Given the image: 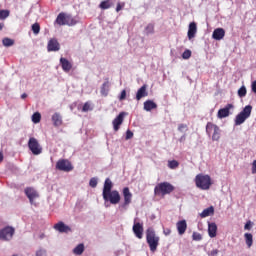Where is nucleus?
<instances>
[{
  "label": "nucleus",
  "mask_w": 256,
  "mask_h": 256,
  "mask_svg": "<svg viewBox=\"0 0 256 256\" xmlns=\"http://www.w3.org/2000/svg\"><path fill=\"white\" fill-rule=\"evenodd\" d=\"M233 104H227L224 108L218 110L217 117L218 119H225V117H229L231 115V109H233Z\"/></svg>",
  "instance_id": "obj_13"
},
{
  "label": "nucleus",
  "mask_w": 256,
  "mask_h": 256,
  "mask_svg": "<svg viewBox=\"0 0 256 256\" xmlns=\"http://www.w3.org/2000/svg\"><path fill=\"white\" fill-rule=\"evenodd\" d=\"M245 95H247V88H245V86H242L238 90V96L242 98L245 97Z\"/></svg>",
  "instance_id": "obj_38"
},
{
  "label": "nucleus",
  "mask_w": 256,
  "mask_h": 256,
  "mask_svg": "<svg viewBox=\"0 0 256 256\" xmlns=\"http://www.w3.org/2000/svg\"><path fill=\"white\" fill-rule=\"evenodd\" d=\"M244 237H245L247 247H252V245H253V234L246 233V234H244Z\"/></svg>",
  "instance_id": "obj_32"
},
{
  "label": "nucleus",
  "mask_w": 256,
  "mask_h": 256,
  "mask_svg": "<svg viewBox=\"0 0 256 256\" xmlns=\"http://www.w3.org/2000/svg\"><path fill=\"white\" fill-rule=\"evenodd\" d=\"M110 87H111V83L109 82V78H106L105 82L102 84L100 88V93L103 97H107V95H109Z\"/></svg>",
  "instance_id": "obj_18"
},
{
  "label": "nucleus",
  "mask_w": 256,
  "mask_h": 256,
  "mask_svg": "<svg viewBox=\"0 0 256 256\" xmlns=\"http://www.w3.org/2000/svg\"><path fill=\"white\" fill-rule=\"evenodd\" d=\"M3 161V153L0 152V163Z\"/></svg>",
  "instance_id": "obj_56"
},
{
  "label": "nucleus",
  "mask_w": 256,
  "mask_h": 256,
  "mask_svg": "<svg viewBox=\"0 0 256 256\" xmlns=\"http://www.w3.org/2000/svg\"><path fill=\"white\" fill-rule=\"evenodd\" d=\"M252 91L253 93H256V81L252 83Z\"/></svg>",
  "instance_id": "obj_52"
},
{
  "label": "nucleus",
  "mask_w": 256,
  "mask_h": 256,
  "mask_svg": "<svg viewBox=\"0 0 256 256\" xmlns=\"http://www.w3.org/2000/svg\"><path fill=\"white\" fill-rule=\"evenodd\" d=\"M159 241H161V238L157 235L155 229H153V227L147 228L146 243H148V247L152 253L157 251V248L159 247Z\"/></svg>",
  "instance_id": "obj_1"
},
{
  "label": "nucleus",
  "mask_w": 256,
  "mask_h": 256,
  "mask_svg": "<svg viewBox=\"0 0 256 256\" xmlns=\"http://www.w3.org/2000/svg\"><path fill=\"white\" fill-rule=\"evenodd\" d=\"M182 58L190 59L191 58V50H185L182 54Z\"/></svg>",
  "instance_id": "obj_42"
},
{
  "label": "nucleus",
  "mask_w": 256,
  "mask_h": 256,
  "mask_svg": "<svg viewBox=\"0 0 256 256\" xmlns=\"http://www.w3.org/2000/svg\"><path fill=\"white\" fill-rule=\"evenodd\" d=\"M45 255H47V251H45L44 249H40L36 251V256H45Z\"/></svg>",
  "instance_id": "obj_45"
},
{
  "label": "nucleus",
  "mask_w": 256,
  "mask_h": 256,
  "mask_svg": "<svg viewBox=\"0 0 256 256\" xmlns=\"http://www.w3.org/2000/svg\"><path fill=\"white\" fill-rule=\"evenodd\" d=\"M64 25H68L69 27H72L73 25H77V21L71 17V15H66V20L64 22Z\"/></svg>",
  "instance_id": "obj_31"
},
{
  "label": "nucleus",
  "mask_w": 256,
  "mask_h": 256,
  "mask_svg": "<svg viewBox=\"0 0 256 256\" xmlns=\"http://www.w3.org/2000/svg\"><path fill=\"white\" fill-rule=\"evenodd\" d=\"M206 133L209 136L212 135V141H219V139H221V129L212 122L206 124Z\"/></svg>",
  "instance_id": "obj_4"
},
{
  "label": "nucleus",
  "mask_w": 256,
  "mask_h": 256,
  "mask_svg": "<svg viewBox=\"0 0 256 256\" xmlns=\"http://www.w3.org/2000/svg\"><path fill=\"white\" fill-rule=\"evenodd\" d=\"M28 149L33 155H41L43 153V147L39 144V140L35 137L29 138Z\"/></svg>",
  "instance_id": "obj_6"
},
{
  "label": "nucleus",
  "mask_w": 256,
  "mask_h": 256,
  "mask_svg": "<svg viewBox=\"0 0 256 256\" xmlns=\"http://www.w3.org/2000/svg\"><path fill=\"white\" fill-rule=\"evenodd\" d=\"M100 9H111V7H113V2H111V0H104L100 3L99 5Z\"/></svg>",
  "instance_id": "obj_30"
},
{
  "label": "nucleus",
  "mask_w": 256,
  "mask_h": 256,
  "mask_svg": "<svg viewBox=\"0 0 256 256\" xmlns=\"http://www.w3.org/2000/svg\"><path fill=\"white\" fill-rule=\"evenodd\" d=\"M197 34V23L192 22L189 24L188 28V39H193Z\"/></svg>",
  "instance_id": "obj_23"
},
{
  "label": "nucleus",
  "mask_w": 256,
  "mask_h": 256,
  "mask_svg": "<svg viewBox=\"0 0 256 256\" xmlns=\"http://www.w3.org/2000/svg\"><path fill=\"white\" fill-rule=\"evenodd\" d=\"M89 185L92 188L97 187V178H91L90 181H89Z\"/></svg>",
  "instance_id": "obj_43"
},
{
  "label": "nucleus",
  "mask_w": 256,
  "mask_h": 256,
  "mask_svg": "<svg viewBox=\"0 0 256 256\" xmlns=\"http://www.w3.org/2000/svg\"><path fill=\"white\" fill-rule=\"evenodd\" d=\"M213 39L216 41H221L225 37V29L223 28H217L213 31L212 34Z\"/></svg>",
  "instance_id": "obj_20"
},
{
  "label": "nucleus",
  "mask_w": 256,
  "mask_h": 256,
  "mask_svg": "<svg viewBox=\"0 0 256 256\" xmlns=\"http://www.w3.org/2000/svg\"><path fill=\"white\" fill-rule=\"evenodd\" d=\"M215 213V208H213V206H210L206 209H204L202 211V213L200 214V216L202 217V219H205V217H209L211 215H213Z\"/></svg>",
  "instance_id": "obj_27"
},
{
  "label": "nucleus",
  "mask_w": 256,
  "mask_h": 256,
  "mask_svg": "<svg viewBox=\"0 0 256 256\" xmlns=\"http://www.w3.org/2000/svg\"><path fill=\"white\" fill-rule=\"evenodd\" d=\"M126 139H133V133L131 132V130H127L126 131Z\"/></svg>",
  "instance_id": "obj_47"
},
{
  "label": "nucleus",
  "mask_w": 256,
  "mask_h": 256,
  "mask_svg": "<svg viewBox=\"0 0 256 256\" xmlns=\"http://www.w3.org/2000/svg\"><path fill=\"white\" fill-rule=\"evenodd\" d=\"M125 112H120L119 115L112 121L113 129L115 132L121 129V125H123V121H125Z\"/></svg>",
  "instance_id": "obj_12"
},
{
  "label": "nucleus",
  "mask_w": 256,
  "mask_h": 256,
  "mask_svg": "<svg viewBox=\"0 0 256 256\" xmlns=\"http://www.w3.org/2000/svg\"><path fill=\"white\" fill-rule=\"evenodd\" d=\"M218 253H219V250L215 249V250H212V251H211L210 255H211V256H217Z\"/></svg>",
  "instance_id": "obj_48"
},
{
  "label": "nucleus",
  "mask_w": 256,
  "mask_h": 256,
  "mask_svg": "<svg viewBox=\"0 0 256 256\" xmlns=\"http://www.w3.org/2000/svg\"><path fill=\"white\" fill-rule=\"evenodd\" d=\"M12 256H18L17 254H14V255H12Z\"/></svg>",
  "instance_id": "obj_57"
},
{
  "label": "nucleus",
  "mask_w": 256,
  "mask_h": 256,
  "mask_svg": "<svg viewBox=\"0 0 256 256\" xmlns=\"http://www.w3.org/2000/svg\"><path fill=\"white\" fill-rule=\"evenodd\" d=\"M3 27H5L4 23H0V31H3Z\"/></svg>",
  "instance_id": "obj_54"
},
{
  "label": "nucleus",
  "mask_w": 256,
  "mask_h": 256,
  "mask_svg": "<svg viewBox=\"0 0 256 256\" xmlns=\"http://www.w3.org/2000/svg\"><path fill=\"white\" fill-rule=\"evenodd\" d=\"M244 229H247L249 231L251 229V223L247 222L244 226Z\"/></svg>",
  "instance_id": "obj_50"
},
{
  "label": "nucleus",
  "mask_w": 256,
  "mask_h": 256,
  "mask_svg": "<svg viewBox=\"0 0 256 256\" xmlns=\"http://www.w3.org/2000/svg\"><path fill=\"white\" fill-rule=\"evenodd\" d=\"M32 122H34L35 124L41 123V113L35 112V113L32 115Z\"/></svg>",
  "instance_id": "obj_35"
},
{
  "label": "nucleus",
  "mask_w": 256,
  "mask_h": 256,
  "mask_svg": "<svg viewBox=\"0 0 256 256\" xmlns=\"http://www.w3.org/2000/svg\"><path fill=\"white\" fill-rule=\"evenodd\" d=\"M21 99H27V93H23V94L21 95Z\"/></svg>",
  "instance_id": "obj_53"
},
{
  "label": "nucleus",
  "mask_w": 256,
  "mask_h": 256,
  "mask_svg": "<svg viewBox=\"0 0 256 256\" xmlns=\"http://www.w3.org/2000/svg\"><path fill=\"white\" fill-rule=\"evenodd\" d=\"M253 110V106L247 105L244 107V109L236 115L235 118V125H243L244 121H247L249 117H251V111Z\"/></svg>",
  "instance_id": "obj_5"
},
{
  "label": "nucleus",
  "mask_w": 256,
  "mask_h": 256,
  "mask_svg": "<svg viewBox=\"0 0 256 256\" xmlns=\"http://www.w3.org/2000/svg\"><path fill=\"white\" fill-rule=\"evenodd\" d=\"M122 195L124 197V202L120 205V209H127V207L131 205V201H133V194L131 193V190H129V187H125L122 190Z\"/></svg>",
  "instance_id": "obj_10"
},
{
  "label": "nucleus",
  "mask_w": 256,
  "mask_h": 256,
  "mask_svg": "<svg viewBox=\"0 0 256 256\" xmlns=\"http://www.w3.org/2000/svg\"><path fill=\"white\" fill-rule=\"evenodd\" d=\"M55 231H58L59 233H71V227L68 225H65L64 222L60 221L54 225Z\"/></svg>",
  "instance_id": "obj_16"
},
{
  "label": "nucleus",
  "mask_w": 256,
  "mask_h": 256,
  "mask_svg": "<svg viewBox=\"0 0 256 256\" xmlns=\"http://www.w3.org/2000/svg\"><path fill=\"white\" fill-rule=\"evenodd\" d=\"M113 189V182H111V179L106 178L104 182V188L102 195L107 196V193H111Z\"/></svg>",
  "instance_id": "obj_22"
},
{
  "label": "nucleus",
  "mask_w": 256,
  "mask_h": 256,
  "mask_svg": "<svg viewBox=\"0 0 256 256\" xmlns=\"http://www.w3.org/2000/svg\"><path fill=\"white\" fill-rule=\"evenodd\" d=\"M24 193L26 197L29 199L31 205H33L35 199H39V192H37V190H35V188L33 187L25 188Z\"/></svg>",
  "instance_id": "obj_11"
},
{
  "label": "nucleus",
  "mask_w": 256,
  "mask_h": 256,
  "mask_svg": "<svg viewBox=\"0 0 256 256\" xmlns=\"http://www.w3.org/2000/svg\"><path fill=\"white\" fill-rule=\"evenodd\" d=\"M103 199L104 201L111 203V205H117L121 201V194H119V191L117 190H112L111 192H108L106 196L103 195Z\"/></svg>",
  "instance_id": "obj_8"
},
{
  "label": "nucleus",
  "mask_w": 256,
  "mask_h": 256,
  "mask_svg": "<svg viewBox=\"0 0 256 256\" xmlns=\"http://www.w3.org/2000/svg\"><path fill=\"white\" fill-rule=\"evenodd\" d=\"M123 7H125V3H118L116 6V12L119 13V11H121V9H123Z\"/></svg>",
  "instance_id": "obj_46"
},
{
  "label": "nucleus",
  "mask_w": 256,
  "mask_h": 256,
  "mask_svg": "<svg viewBox=\"0 0 256 256\" xmlns=\"http://www.w3.org/2000/svg\"><path fill=\"white\" fill-rule=\"evenodd\" d=\"M56 169L58 171H64V173H69L73 171L74 167L68 159H60L56 163Z\"/></svg>",
  "instance_id": "obj_7"
},
{
  "label": "nucleus",
  "mask_w": 256,
  "mask_h": 256,
  "mask_svg": "<svg viewBox=\"0 0 256 256\" xmlns=\"http://www.w3.org/2000/svg\"><path fill=\"white\" fill-rule=\"evenodd\" d=\"M132 231L135 235V237H137V239H143V224L142 223H134L133 227H132Z\"/></svg>",
  "instance_id": "obj_15"
},
{
  "label": "nucleus",
  "mask_w": 256,
  "mask_h": 256,
  "mask_svg": "<svg viewBox=\"0 0 256 256\" xmlns=\"http://www.w3.org/2000/svg\"><path fill=\"white\" fill-rule=\"evenodd\" d=\"M85 251V245L84 244H78L74 249L73 253L74 255H83V252Z\"/></svg>",
  "instance_id": "obj_29"
},
{
  "label": "nucleus",
  "mask_w": 256,
  "mask_h": 256,
  "mask_svg": "<svg viewBox=\"0 0 256 256\" xmlns=\"http://www.w3.org/2000/svg\"><path fill=\"white\" fill-rule=\"evenodd\" d=\"M60 65H61L63 71H65L66 73H69V71H71V69H73V65L66 58H60Z\"/></svg>",
  "instance_id": "obj_21"
},
{
  "label": "nucleus",
  "mask_w": 256,
  "mask_h": 256,
  "mask_svg": "<svg viewBox=\"0 0 256 256\" xmlns=\"http://www.w3.org/2000/svg\"><path fill=\"white\" fill-rule=\"evenodd\" d=\"M149 92H147V84H144L141 88L138 89L136 93V100L141 101L143 97H147Z\"/></svg>",
  "instance_id": "obj_17"
},
{
  "label": "nucleus",
  "mask_w": 256,
  "mask_h": 256,
  "mask_svg": "<svg viewBox=\"0 0 256 256\" xmlns=\"http://www.w3.org/2000/svg\"><path fill=\"white\" fill-rule=\"evenodd\" d=\"M195 185L198 189H201L202 191H208V189H211L213 181L211 180V176L209 175L198 174L195 177Z\"/></svg>",
  "instance_id": "obj_2"
},
{
  "label": "nucleus",
  "mask_w": 256,
  "mask_h": 256,
  "mask_svg": "<svg viewBox=\"0 0 256 256\" xmlns=\"http://www.w3.org/2000/svg\"><path fill=\"white\" fill-rule=\"evenodd\" d=\"M187 127V125H185V124H180L179 126H178V130L179 131H183V129H185Z\"/></svg>",
  "instance_id": "obj_49"
},
{
  "label": "nucleus",
  "mask_w": 256,
  "mask_h": 256,
  "mask_svg": "<svg viewBox=\"0 0 256 256\" xmlns=\"http://www.w3.org/2000/svg\"><path fill=\"white\" fill-rule=\"evenodd\" d=\"M208 235L209 237H217V224L215 222L208 224Z\"/></svg>",
  "instance_id": "obj_25"
},
{
  "label": "nucleus",
  "mask_w": 256,
  "mask_h": 256,
  "mask_svg": "<svg viewBox=\"0 0 256 256\" xmlns=\"http://www.w3.org/2000/svg\"><path fill=\"white\" fill-rule=\"evenodd\" d=\"M177 231L179 235H185V231H187V221L180 220L176 223Z\"/></svg>",
  "instance_id": "obj_19"
},
{
  "label": "nucleus",
  "mask_w": 256,
  "mask_h": 256,
  "mask_svg": "<svg viewBox=\"0 0 256 256\" xmlns=\"http://www.w3.org/2000/svg\"><path fill=\"white\" fill-rule=\"evenodd\" d=\"M90 109H91V105L88 104V102H86V103L83 105V107H82V111H83L84 113H87V111H89Z\"/></svg>",
  "instance_id": "obj_44"
},
{
  "label": "nucleus",
  "mask_w": 256,
  "mask_h": 256,
  "mask_svg": "<svg viewBox=\"0 0 256 256\" xmlns=\"http://www.w3.org/2000/svg\"><path fill=\"white\" fill-rule=\"evenodd\" d=\"M32 31H33L34 35H39V33L41 31V26L39 25V23H34L32 25Z\"/></svg>",
  "instance_id": "obj_37"
},
{
  "label": "nucleus",
  "mask_w": 256,
  "mask_h": 256,
  "mask_svg": "<svg viewBox=\"0 0 256 256\" xmlns=\"http://www.w3.org/2000/svg\"><path fill=\"white\" fill-rule=\"evenodd\" d=\"M9 17V10H0V21Z\"/></svg>",
  "instance_id": "obj_39"
},
{
  "label": "nucleus",
  "mask_w": 256,
  "mask_h": 256,
  "mask_svg": "<svg viewBox=\"0 0 256 256\" xmlns=\"http://www.w3.org/2000/svg\"><path fill=\"white\" fill-rule=\"evenodd\" d=\"M193 241H201L203 239V236L199 232H193L192 234Z\"/></svg>",
  "instance_id": "obj_40"
},
{
  "label": "nucleus",
  "mask_w": 256,
  "mask_h": 256,
  "mask_svg": "<svg viewBox=\"0 0 256 256\" xmlns=\"http://www.w3.org/2000/svg\"><path fill=\"white\" fill-rule=\"evenodd\" d=\"M39 239H45V235L42 233L39 235Z\"/></svg>",
  "instance_id": "obj_55"
},
{
  "label": "nucleus",
  "mask_w": 256,
  "mask_h": 256,
  "mask_svg": "<svg viewBox=\"0 0 256 256\" xmlns=\"http://www.w3.org/2000/svg\"><path fill=\"white\" fill-rule=\"evenodd\" d=\"M164 235H171V229H169V228H166L165 230H164Z\"/></svg>",
  "instance_id": "obj_51"
},
{
  "label": "nucleus",
  "mask_w": 256,
  "mask_h": 256,
  "mask_svg": "<svg viewBox=\"0 0 256 256\" xmlns=\"http://www.w3.org/2000/svg\"><path fill=\"white\" fill-rule=\"evenodd\" d=\"M168 167L169 169H177V167H179V161L177 160L168 161Z\"/></svg>",
  "instance_id": "obj_36"
},
{
  "label": "nucleus",
  "mask_w": 256,
  "mask_h": 256,
  "mask_svg": "<svg viewBox=\"0 0 256 256\" xmlns=\"http://www.w3.org/2000/svg\"><path fill=\"white\" fill-rule=\"evenodd\" d=\"M15 235V228L6 226L0 229V241H11Z\"/></svg>",
  "instance_id": "obj_9"
},
{
  "label": "nucleus",
  "mask_w": 256,
  "mask_h": 256,
  "mask_svg": "<svg viewBox=\"0 0 256 256\" xmlns=\"http://www.w3.org/2000/svg\"><path fill=\"white\" fill-rule=\"evenodd\" d=\"M153 109H157V103H155L153 100H146L144 102V110L153 111Z\"/></svg>",
  "instance_id": "obj_26"
},
{
  "label": "nucleus",
  "mask_w": 256,
  "mask_h": 256,
  "mask_svg": "<svg viewBox=\"0 0 256 256\" xmlns=\"http://www.w3.org/2000/svg\"><path fill=\"white\" fill-rule=\"evenodd\" d=\"M173 191H175V186L169 182H161L154 188V194L161 197H165V195H169Z\"/></svg>",
  "instance_id": "obj_3"
},
{
  "label": "nucleus",
  "mask_w": 256,
  "mask_h": 256,
  "mask_svg": "<svg viewBox=\"0 0 256 256\" xmlns=\"http://www.w3.org/2000/svg\"><path fill=\"white\" fill-rule=\"evenodd\" d=\"M59 49H61V44H59V41L56 38H51L48 41L47 51L51 53L53 51L54 52L59 51Z\"/></svg>",
  "instance_id": "obj_14"
},
{
  "label": "nucleus",
  "mask_w": 256,
  "mask_h": 256,
  "mask_svg": "<svg viewBox=\"0 0 256 256\" xmlns=\"http://www.w3.org/2000/svg\"><path fill=\"white\" fill-rule=\"evenodd\" d=\"M52 121L54 127H61V125H63V118L61 117V114L57 112L52 115Z\"/></svg>",
  "instance_id": "obj_24"
},
{
  "label": "nucleus",
  "mask_w": 256,
  "mask_h": 256,
  "mask_svg": "<svg viewBox=\"0 0 256 256\" xmlns=\"http://www.w3.org/2000/svg\"><path fill=\"white\" fill-rule=\"evenodd\" d=\"M125 99H127V91L126 90H122L121 94L119 96V101H125Z\"/></svg>",
  "instance_id": "obj_41"
},
{
  "label": "nucleus",
  "mask_w": 256,
  "mask_h": 256,
  "mask_svg": "<svg viewBox=\"0 0 256 256\" xmlns=\"http://www.w3.org/2000/svg\"><path fill=\"white\" fill-rule=\"evenodd\" d=\"M145 33H146V35H153L155 33V25L148 24L145 27Z\"/></svg>",
  "instance_id": "obj_34"
},
{
  "label": "nucleus",
  "mask_w": 256,
  "mask_h": 256,
  "mask_svg": "<svg viewBox=\"0 0 256 256\" xmlns=\"http://www.w3.org/2000/svg\"><path fill=\"white\" fill-rule=\"evenodd\" d=\"M66 19H67V14L61 12L60 14H58V16L56 18L57 25H60V26L65 25Z\"/></svg>",
  "instance_id": "obj_28"
},
{
  "label": "nucleus",
  "mask_w": 256,
  "mask_h": 256,
  "mask_svg": "<svg viewBox=\"0 0 256 256\" xmlns=\"http://www.w3.org/2000/svg\"><path fill=\"white\" fill-rule=\"evenodd\" d=\"M2 45L4 47H13V45H15V40H13L11 38H4L2 40Z\"/></svg>",
  "instance_id": "obj_33"
}]
</instances>
